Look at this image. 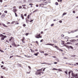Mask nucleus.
<instances>
[{
  "mask_svg": "<svg viewBox=\"0 0 78 78\" xmlns=\"http://www.w3.org/2000/svg\"><path fill=\"white\" fill-rule=\"evenodd\" d=\"M43 69V68H42L41 69L37 70V71L36 72V75H41V71H42Z\"/></svg>",
  "mask_w": 78,
  "mask_h": 78,
  "instance_id": "1",
  "label": "nucleus"
},
{
  "mask_svg": "<svg viewBox=\"0 0 78 78\" xmlns=\"http://www.w3.org/2000/svg\"><path fill=\"white\" fill-rule=\"evenodd\" d=\"M35 37L37 39L42 38V35H41V34H37L35 35Z\"/></svg>",
  "mask_w": 78,
  "mask_h": 78,
  "instance_id": "2",
  "label": "nucleus"
},
{
  "mask_svg": "<svg viewBox=\"0 0 78 78\" xmlns=\"http://www.w3.org/2000/svg\"><path fill=\"white\" fill-rule=\"evenodd\" d=\"M0 37H1V40H4V39H5V38H6L7 37L6 36L2 34H0Z\"/></svg>",
  "mask_w": 78,
  "mask_h": 78,
  "instance_id": "3",
  "label": "nucleus"
},
{
  "mask_svg": "<svg viewBox=\"0 0 78 78\" xmlns=\"http://www.w3.org/2000/svg\"><path fill=\"white\" fill-rule=\"evenodd\" d=\"M13 12L14 13L16 12L17 11V9L16 8V6H14L13 7Z\"/></svg>",
  "mask_w": 78,
  "mask_h": 78,
  "instance_id": "4",
  "label": "nucleus"
},
{
  "mask_svg": "<svg viewBox=\"0 0 78 78\" xmlns=\"http://www.w3.org/2000/svg\"><path fill=\"white\" fill-rule=\"evenodd\" d=\"M64 45L66 47V48H70L71 49H73V47L72 46H69L66 44H64Z\"/></svg>",
  "mask_w": 78,
  "mask_h": 78,
  "instance_id": "5",
  "label": "nucleus"
},
{
  "mask_svg": "<svg viewBox=\"0 0 78 78\" xmlns=\"http://www.w3.org/2000/svg\"><path fill=\"white\" fill-rule=\"evenodd\" d=\"M9 41L10 42H11V41L12 42H14V38L12 37H10V38L9 39Z\"/></svg>",
  "mask_w": 78,
  "mask_h": 78,
  "instance_id": "6",
  "label": "nucleus"
},
{
  "mask_svg": "<svg viewBox=\"0 0 78 78\" xmlns=\"http://www.w3.org/2000/svg\"><path fill=\"white\" fill-rule=\"evenodd\" d=\"M21 41H22L23 43H25V38L24 37H22V38L21 39Z\"/></svg>",
  "mask_w": 78,
  "mask_h": 78,
  "instance_id": "7",
  "label": "nucleus"
},
{
  "mask_svg": "<svg viewBox=\"0 0 78 78\" xmlns=\"http://www.w3.org/2000/svg\"><path fill=\"white\" fill-rule=\"evenodd\" d=\"M72 76L73 77H76L78 76V74H75L73 72L72 73Z\"/></svg>",
  "mask_w": 78,
  "mask_h": 78,
  "instance_id": "8",
  "label": "nucleus"
},
{
  "mask_svg": "<svg viewBox=\"0 0 78 78\" xmlns=\"http://www.w3.org/2000/svg\"><path fill=\"white\" fill-rule=\"evenodd\" d=\"M44 4H39V7H41V8H44Z\"/></svg>",
  "mask_w": 78,
  "mask_h": 78,
  "instance_id": "9",
  "label": "nucleus"
},
{
  "mask_svg": "<svg viewBox=\"0 0 78 78\" xmlns=\"http://www.w3.org/2000/svg\"><path fill=\"white\" fill-rule=\"evenodd\" d=\"M5 16H6V14L2 13L1 16V18H4L5 17Z\"/></svg>",
  "mask_w": 78,
  "mask_h": 78,
  "instance_id": "10",
  "label": "nucleus"
},
{
  "mask_svg": "<svg viewBox=\"0 0 78 78\" xmlns=\"http://www.w3.org/2000/svg\"><path fill=\"white\" fill-rule=\"evenodd\" d=\"M69 39V37H66L64 38V39L65 40V41H66V39H67V41H66V42H67V41H69V39Z\"/></svg>",
  "mask_w": 78,
  "mask_h": 78,
  "instance_id": "11",
  "label": "nucleus"
},
{
  "mask_svg": "<svg viewBox=\"0 0 78 78\" xmlns=\"http://www.w3.org/2000/svg\"><path fill=\"white\" fill-rule=\"evenodd\" d=\"M21 17L23 20H24V19H25V18H24V16H23V14H21Z\"/></svg>",
  "mask_w": 78,
  "mask_h": 78,
  "instance_id": "12",
  "label": "nucleus"
},
{
  "mask_svg": "<svg viewBox=\"0 0 78 78\" xmlns=\"http://www.w3.org/2000/svg\"><path fill=\"white\" fill-rule=\"evenodd\" d=\"M45 45H51V46H53V45H54V44H45Z\"/></svg>",
  "mask_w": 78,
  "mask_h": 78,
  "instance_id": "13",
  "label": "nucleus"
},
{
  "mask_svg": "<svg viewBox=\"0 0 78 78\" xmlns=\"http://www.w3.org/2000/svg\"><path fill=\"white\" fill-rule=\"evenodd\" d=\"M72 72H73V71H70L68 72V75L69 76H70V73H72Z\"/></svg>",
  "mask_w": 78,
  "mask_h": 78,
  "instance_id": "14",
  "label": "nucleus"
},
{
  "mask_svg": "<svg viewBox=\"0 0 78 78\" xmlns=\"http://www.w3.org/2000/svg\"><path fill=\"white\" fill-rule=\"evenodd\" d=\"M61 44L62 45H63L64 44H65V41H61Z\"/></svg>",
  "mask_w": 78,
  "mask_h": 78,
  "instance_id": "15",
  "label": "nucleus"
},
{
  "mask_svg": "<svg viewBox=\"0 0 78 78\" xmlns=\"http://www.w3.org/2000/svg\"><path fill=\"white\" fill-rule=\"evenodd\" d=\"M2 25H3V26L4 27H6V28L8 27V26H6V25H5V24H4L3 23H2Z\"/></svg>",
  "mask_w": 78,
  "mask_h": 78,
  "instance_id": "16",
  "label": "nucleus"
},
{
  "mask_svg": "<svg viewBox=\"0 0 78 78\" xmlns=\"http://www.w3.org/2000/svg\"><path fill=\"white\" fill-rule=\"evenodd\" d=\"M12 45H14L15 47H17V45L14 42L12 43Z\"/></svg>",
  "mask_w": 78,
  "mask_h": 78,
  "instance_id": "17",
  "label": "nucleus"
},
{
  "mask_svg": "<svg viewBox=\"0 0 78 78\" xmlns=\"http://www.w3.org/2000/svg\"><path fill=\"white\" fill-rule=\"evenodd\" d=\"M39 52H37L36 53H35L34 54V55H35V56H37V55H39Z\"/></svg>",
  "mask_w": 78,
  "mask_h": 78,
  "instance_id": "18",
  "label": "nucleus"
},
{
  "mask_svg": "<svg viewBox=\"0 0 78 78\" xmlns=\"http://www.w3.org/2000/svg\"><path fill=\"white\" fill-rule=\"evenodd\" d=\"M26 23H28V22H29V20H28V18H26Z\"/></svg>",
  "mask_w": 78,
  "mask_h": 78,
  "instance_id": "19",
  "label": "nucleus"
},
{
  "mask_svg": "<svg viewBox=\"0 0 78 78\" xmlns=\"http://www.w3.org/2000/svg\"><path fill=\"white\" fill-rule=\"evenodd\" d=\"M48 3V2H46L44 3V5H47V4Z\"/></svg>",
  "mask_w": 78,
  "mask_h": 78,
  "instance_id": "20",
  "label": "nucleus"
},
{
  "mask_svg": "<svg viewBox=\"0 0 78 78\" xmlns=\"http://www.w3.org/2000/svg\"><path fill=\"white\" fill-rule=\"evenodd\" d=\"M65 73H66V75H68V73H67V70H66V71H65Z\"/></svg>",
  "mask_w": 78,
  "mask_h": 78,
  "instance_id": "21",
  "label": "nucleus"
},
{
  "mask_svg": "<svg viewBox=\"0 0 78 78\" xmlns=\"http://www.w3.org/2000/svg\"><path fill=\"white\" fill-rule=\"evenodd\" d=\"M38 11V9H37L33 12V13H34V12H36L37 11Z\"/></svg>",
  "mask_w": 78,
  "mask_h": 78,
  "instance_id": "22",
  "label": "nucleus"
},
{
  "mask_svg": "<svg viewBox=\"0 0 78 78\" xmlns=\"http://www.w3.org/2000/svg\"><path fill=\"white\" fill-rule=\"evenodd\" d=\"M66 14H67V13H66V12H64V13H63L62 16H64V15H66Z\"/></svg>",
  "mask_w": 78,
  "mask_h": 78,
  "instance_id": "23",
  "label": "nucleus"
},
{
  "mask_svg": "<svg viewBox=\"0 0 78 78\" xmlns=\"http://www.w3.org/2000/svg\"><path fill=\"white\" fill-rule=\"evenodd\" d=\"M40 52L41 53H44V51H40Z\"/></svg>",
  "mask_w": 78,
  "mask_h": 78,
  "instance_id": "24",
  "label": "nucleus"
},
{
  "mask_svg": "<svg viewBox=\"0 0 78 78\" xmlns=\"http://www.w3.org/2000/svg\"><path fill=\"white\" fill-rule=\"evenodd\" d=\"M15 23L16 25H19V23H18V21H16V22H15Z\"/></svg>",
  "mask_w": 78,
  "mask_h": 78,
  "instance_id": "25",
  "label": "nucleus"
},
{
  "mask_svg": "<svg viewBox=\"0 0 78 78\" xmlns=\"http://www.w3.org/2000/svg\"><path fill=\"white\" fill-rule=\"evenodd\" d=\"M62 0H57V1L58 2H62Z\"/></svg>",
  "mask_w": 78,
  "mask_h": 78,
  "instance_id": "26",
  "label": "nucleus"
},
{
  "mask_svg": "<svg viewBox=\"0 0 78 78\" xmlns=\"http://www.w3.org/2000/svg\"><path fill=\"white\" fill-rule=\"evenodd\" d=\"M6 42H8V43H9V41H8V40H6V41L4 43L6 44Z\"/></svg>",
  "mask_w": 78,
  "mask_h": 78,
  "instance_id": "27",
  "label": "nucleus"
},
{
  "mask_svg": "<svg viewBox=\"0 0 78 78\" xmlns=\"http://www.w3.org/2000/svg\"><path fill=\"white\" fill-rule=\"evenodd\" d=\"M15 22H16L15 21H12V23H11V24H14V23H15Z\"/></svg>",
  "mask_w": 78,
  "mask_h": 78,
  "instance_id": "28",
  "label": "nucleus"
},
{
  "mask_svg": "<svg viewBox=\"0 0 78 78\" xmlns=\"http://www.w3.org/2000/svg\"><path fill=\"white\" fill-rule=\"evenodd\" d=\"M58 70V69H56L55 68H53L52 69V70Z\"/></svg>",
  "mask_w": 78,
  "mask_h": 78,
  "instance_id": "29",
  "label": "nucleus"
},
{
  "mask_svg": "<svg viewBox=\"0 0 78 78\" xmlns=\"http://www.w3.org/2000/svg\"><path fill=\"white\" fill-rule=\"evenodd\" d=\"M27 17L28 19H30V15H28Z\"/></svg>",
  "mask_w": 78,
  "mask_h": 78,
  "instance_id": "30",
  "label": "nucleus"
},
{
  "mask_svg": "<svg viewBox=\"0 0 78 78\" xmlns=\"http://www.w3.org/2000/svg\"><path fill=\"white\" fill-rule=\"evenodd\" d=\"M57 70H58L59 72H62V70L61 69H58Z\"/></svg>",
  "mask_w": 78,
  "mask_h": 78,
  "instance_id": "31",
  "label": "nucleus"
},
{
  "mask_svg": "<svg viewBox=\"0 0 78 78\" xmlns=\"http://www.w3.org/2000/svg\"><path fill=\"white\" fill-rule=\"evenodd\" d=\"M7 12H8V11L6 10H5L4 11V13H5L6 14L7 13Z\"/></svg>",
  "mask_w": 78,
  "mask_h": 78,
  "instance_id": "32",
  "label": "nucleus"
},
{
  "mask_svg": "<svg viewBox=\"0 0 78 78\" xmlns=\"http://www.w3.org/2000/svg\"><path fill=\"white\" fill-rule=\"evenodd\" d=\"M55 48H56L57 49H58V48H59L58 47H57V46H55Z\"/></svg>",
  "mask_w": 78,
  "mask_h": 78,
  "instance_id": "33",
  "label": "nucleus"
},
{
  "mask_svg": "<svg viewBox=\"0 0 78 78\" xmlns=\"http://www.w3.org/2000/svg\"><path fill=\"white\" fill-rule=\"evenodd\" d=\"M55 4L56 5H58V2H56L55 3Z\"/></svg>",
  "mask_w": 78,
  "mask_h": 78,
  "instance_id": "34",
  "label": "nucleus"
},
{
  "mask_svg": "<svg viewBox=\"0 0 78 78\" xmlns=\"http://www.w3.org/2000/svg\"><path fill=\"white\" fill-rule=\"evenodd\" d=\"M22 8V6H20L19 7V9H21V8Z\"/></svg>",
  "mask_w": 78,
  "mask_h": 78,
  "instance_id": "35",
  "label": "nucleus"
},
{
  "mask_svg": "<svg viewBox=\"0 0 78 78\" xmlns=\"http://www.w3.org/2000/svg\"><path fill=\"white\" fill-rule=\"evenodd\" d=\"M15 14L16 17H17V13H16V12L15 13Z\"/></svg>",
  "mask_w": 78,
  "mask_h": 78,
  "instance_id": "36",
  "label": "nucleus"
},
{
  "mask_svg": "<svg viewBox=\"0 0 78 78\" xmlns=\"http://www.w3.org/2000/svg\"><path fill=\"white\" fill-rule=\"evenodd\" d=\"M0 51L1 52H2V53H4V51H3L2 50L0 49Z\"/></svg>",
  "mask_w": 78,
  "mask_h": 78,
  "instance_id": "37",
  "label": "nucleus"
},
{
  "mask_svg": "<svg viewBox=\"0 0 78 78\" xmlns=\"http://www.w3.org/2000/svg\"><path fill=\"white\" fill-rule=\"evenodd\" d=\"M61 37H64V34H62L61 35Z\"/></svg>",
  "mask_w": 78,
  "mask_h": 78,
  "instance_id": "38",
  "label": "nucleus"
},
{
  "mask_svg": "<svg viewBox=\"0 0 78 78\" xmlns=\"http://www.w3.org/2000/svg\"><path fill=\"white\" fill-rule=\"evenodd\" d=\"M23 26L24 27H26V24H24L23 25Z\"/></svg>",
  "mask_w": 78,
  "mask_h": 78,
  "instance_id": "39",
  "label": "nucleus"
},
{
  "mask_svg": "<svg viewBox=\"0 0 78 78\" xmlns=\"http://www.w3.org/2000/svg\"><path fill=\"white\" fill-rule=\"evenodd\" d=\"M36 43H37V44L38 45H39V43L38 42V41H36Z\"/></svg>",
  "mask_w": 78,
  "mask_h": 78,
  "instance_id": "40",
  "label": "nucleus"
},
{
  "mask_svg": "<svg viewBox=\"0 0 78 78\" xmlns=\"http://www.w3.org/2000/svg\"><path fill=\"white\" fill-rule=\"evenodd\" d=\"M28 34H29V33H26L25 34V35L26 36H28Z\"/></svg>",
  "mask_w": 78,
  "mask_h": 78,
  "instance_id": "41",
  "label": "nucleus"
},
{
  "mask_svg": "<svg viewBox=\"0 0 78 78\" xmlns=\"http://www.w3.org/2000/svg\"><path fill=\"white\" fill-rule=\"evenodd\" d=\"M13 56H14V55H12V56H11L9 58L11 59V58H12V57H13Z\"/></svg>",
  "mask_w": 78,
  "mask_h": 78,
  "instance_id": "42",
  "label": "nucleus"
},
{
  "mask_svg": "<svg viewBox=\"0 0 78 78\" xmlns=\"http://www.w3.org/2000/svg\"><path fill=\"white\" fill-rule=\"evenodd\" d=\"M27 6V5H22V6H23V7H24V6Z\"/></svg>",
  "mask_w": 78,
  "mask_h": 78,
  "instance_id": "43",
  "label": "nucleus"
},
{
  "mask_svg": "<svg viewBox=\"0 0 78 78\" xmlns=\"http://www.w3.org/2000/svg\"><path fill=\"white\" fill-rule=\"evenodd\" d=\"M51 27H53V26H54V24L52 23L51 25Z\"/></svg>",
  "mask_w": 78,
  "mask_h": 78,
  "instance_id": "44",
  "label": "nucleus"
},
{
  "mask_svg": "<svg viewBox=\"0 0 78 78\" xmlns=\"http://www.w3.org/2000/svg\"><path fill=\"white\" fill-rule=\"evenodd\" d=\"M42 41H44V40L42 39V40H41L40 41L41 42H43Z\"/></svg>",
  "mask_w": 78,
  "mask_h": 78,
  "instance_id": "45",
  "label": "nucleus"
},
{
  "mask_svg": "<svg viewBox=\"0 0 78 78\" xmlns=\"http://www.w3.org/2000/svg\"><path fill=\"white\" fill-rule=\"evenodd\" d=\"M58 50L59 51H63V50H62V49H59Z\"/></svg>",
  "mask_w": 78,
  "mask_h": 78,
  "instance_id": "46",
  "label": "nucleus"
},
{
  "mask_svg": "<svg viewBox=\"0 0 78 78\" xmlns=\"http://www.w3.org/2000/svg\"><path fill=\"white\" fill-rule=\"evenodd\" d=\"M2 69H3V70H5L6 69V67H4L2 68Z\"/></svg>",
  "mask_w": 78,
  "mask_h": 78,
  "instance_id": "47",
  "label": "nucleus"
},
{
  "mask_svg": "<svg viewBox=\"0 0 78 78\" xmlns=\"http://www.w3.org/2000/svg\"><path fill=\"white\" fill-rule=\"evenodd\" d=\"M11 24V23H10V22H8V23H7V24L8 25V24Z\"/></svg>",
  "mask_w": 78,
  "mask_h": 78,
  "instance_id": "48",
  "label": "nucleus"
},
{
  "mask_svg": "<svg viewBox=\"0 0 78 78\" xmlns=\"http://www.w3.org/2000/svg\"><path fill=\"white\" fill-rule=\"evenodd\" d=\"M33 20H31L30 21V22H33Z\"/></svg>",
  "mask_w": 78,
  "mask_h": 78,
  "instance_id": "49",
  "label": "nucleus"
},
{
  "mask_svg": "<svg viewBox=\"0 0 78 78\" xmlns=\"http://www.w3.org/2000/svg\"><path fill=\"white\" fill-rule=\"evenodd\" d=\"M28 67L30 69H31V67L30 66H28Z\"/></svg>",
  "mask_w": 78,
  "mask_h": 78,
  "instance_id": "50",
  "label": "nucleus"
},
{
  "mask_svg": "<svg viewBox=\"0 0 78 78\" xmlns=\"http://www.w3.org/2000/svg\"><path fill=\"white\" fill-rule=\"evenodd\" d=\"M54 63L55 64H58V62H54Z\"/></svg>",
  "mask_w": 78,
  "mask_h": 78,
  "instance_id": "51",
  "label": "nucleus"
},
{
  "mask_svg": "<svg viewBox=\"0 0 78 78\" xmlns=\"http://www.w3.org/2000/svg\"><path fill=\"white\" fill-rule=\"evenodd\" d=\"M73 13H75V10L73 11Z\"/></svg>",
  "mask_w": 78,
  "mask_h": 78,
  "instance_id": "52",
  "label": "nucleus"
},
{
  "mask_svg": "<svg viewBox=\"0 0 78 78\" xmlns=\"http://www.w3.org/2000/svg\"><path fill=\"white\" fill-rule=\"evenodd\" d=\"M29 5H33V4L32 3L29 4Z\"/></svg>",
  "mask_w": 78,
  "mask_h": 78,
  "instance_id": "53",
  "label": "nucleus"
},
{
  "mask_svg": "<svg viewBox=\"0 0 78 78\" xmlns=\"http://www.w3.org/2000/svg\"><path fill=\"white\" fill-rule=\"evenodd\" d=\"M67 44H70V43L69 42H67Z\"/></svg>",
  "mask_w": 78,
  "mask_h": 78,
  "instance_id": "54",
  "label": "nucleus"
},
{
  "mask_svg": "<svg viewBox=\"0 0 78 78\" xmlns=\"http://www.w3.org/2000/svg\"><path fill=\"white\" fill-rule=\"evenodd\" d=\"M46 68H44L43 69V72H44V71H45V69Z\"/></svg>",
  "mask_w": 78,
  "mask_h": 78,
  "instance_id": "55",
  "label": "nucleus"
},
{
  "mask_svg": "<svg viewBox=\"0 0 78 78\" xmlns=\"http://www.w3.org/2000/svg\"><path fill=\"white\" fill-rule=\"evenodd\" d=\"M71 33H75V31H71Z\"/></svg>",
  "mask_w": 78,
  "mask_h": 78,
  "instance_id": "56",
  "label": "nucleus"
},
{
  "mask_svg": "<svg viewBox=\"0 0 78 78\" xmlns=\"http://www.w3.org/2000/svg\"><path fill=\"white\" fill-rule=\"evenodd\" d=\"M27 16V15L26 13H25L24 14V16Z\"/></svg>",
  "mask_w": 78,
  "mask_h": 78,
  "instance_id": "57",
  "label": "nucleus"
},
{
  "mask_svg": "<svg viewBox=\"0 0 78 78\" xmlns=\"http://www.w3.org/2000/svg\"><path fill=\"white\" fill-rule=\"evenodd\" d=\"M16 56H17V57H20V58H21V56H19L18 55H16Z\"/></svg>",
  "mask_w": 78,
  "mask_h": 78,
  "instance_id": "58",
  "label": "nucleus"
},
{
  "mask_svg": "<svg viewBox=\"0 0 78 78\" xmlns=\"http://www.w3.org/2000/svg\"><path fill=\"white\" fill-rule=\"evenodd\" d=\"M23 9H26V7H23Z\"/></svg>",
  "mask_w": 78,
  "mask_h": 78,
  "instance_id": "59",
  "label": "nucleus"
},
{
  "mask_svg": "<svg viewBox=\"0 0 78 78\" xmlns=\"http://www.w3.org/2000/svg\"><path fill=\"white\" fill-rule=\"evenodd\" d=\"M63 59H67V58L66 57H63Z\"/></svg>",
  "mask_w": 78,
  "mask_h": 78,
  "instance_id": "60",
  "label": "nucleus"
},
{
  "mask_svg": "<svg viewBox=\"0 0 78 78\" xmlns=\"http://www.w3.org/2000/svg\"><path fill=\"white\" fill-rule=\"evenodd\" d=\"M36 7H38V6H39V5H38L37 4L36 5Z\"/></svg>",
  "mask_w": 78,
  "mask_h": 78,
  "instance_id": "61",
  "label": "nucleus"
},
{
  "mask_svg": "<svg viewBox=\"0 0 78 78\" xmlns=\"http://www.w3.org/2000/svg\"><path fill=\"white\" fill-rule=\"evenodd\" d=\"M59 22L60 23H62V21H61V20L59 21Z\"/></svg>",
  "mask_w": 78,
  "mask_h": 78,
  "instance_id": "62",
  "label": "nucleus"
},
{
  "mask_svg": "<svg viewBox=\"0 0 78 78\" xmlns=\"http://www.w3.org/2000/svg\"><path fill=\"white\" fill-rule=\"evenodd\" d=\"M2 2H3V1L2 0H0V2H1V3Z\"/></svg>",
  "mask_w": 78,
  "mask_h": 78,
  "instance_id": "63",
  "label": "nucleus"
},
{
  "mask_svg": "<svg viewBox=\"0 0 78 78\" xmlns=\"http://www.w3.org/2000/svg\"><path fill=\"white\" fill-rule=\"evenodd\" d=\"M44 33V32H43V31H41V34H43V33Z\"/></svg>",
  "mask_w": 78,
  "mask_h": 78,
  "instance_id": "64",
  "label": "nucleus"
}]
</instances>
